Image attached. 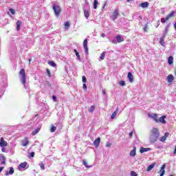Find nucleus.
Segmentation results:
<instances>
[{"mask_svg": "<svg viewBox=\"0 0 176 176\" xmlns=\"http://www.w3.org/2000/svg\"><path fill=\"white\" fill-rule=\"evenodd\" d=\"M159 137H160V131H159V129L157 128H153L149 135L150 144L157 142V140H159Z\"/></svg>", "mask_w": 176, "mask_h": 176, "instance_id": "nucleus-1", "label": "nucleus"}, {"mask_svg": "<svg viewBox=\"0 0 176 176\" xmlns=\"http://www.w3.org/2000/svg\"><path fill=\"white\" fill-rule=\"evenodd\" d=\"M20 80L22 85H25L27 81V76H25V70L21 69L19 72Z\"/></svg>", "mask_w": 176, "mask_h": 176, "instance_id": "nucleus-2", "label": "nucleus"}, {"mask_svg": "<svg viewBox=\"0 0 176 176\" xmlns=\"http://www.w3.org/2000/svg\"><path fill=\"white\" fill-rule=\"evenodd\" d=\"M52 9L54 12L55 15L58 17L60 16V13H61V8H60V6L57 4H54Z\"/></svg>", "mask_w": 176, "mask_h": 176, "instance_id": "nucleus-3", "label": "nucleus"}, {"mask_svg": "<svg viewBox=\"0 0 176 176\" xmlns=\"http://www.w3.org/2000/svg\"><path fill=\"white\" fill-rule=\"evenodd\" d=\"M175 12L173 11L172 12H170L166 18H162L161 19V23H166V21H168V19H171V17H173V16H174V14Z\"/></svg>", "mask_w": 176, "mask_h": 176, "instance_id": "nucleus-4", "label": "nucleus"}, {"mask_svg": "<svg viewBox=\"0 0 176 176\" xmlns=\"http://www.w3.org/2000/svg\"><path fill=\"white\" fill-rule=\"evenodd\" d=\"M118 16H119V11L118 10H114L111 16V19L113 20H116V19H118Z\"/></svg>", "mask_w": 176, "mask_h": 176, "instance_id": "nucleus-5", "label": "nucleus"}, {"mask_svg": "<svg viewBox=\"0 0 176 176\" xmlns=\"http://www.w3.org/2000/svg\"><path fill=\"white\" fill-rule=\"evenodd\" d=\"M168 135H170V133L168 132H166L164 133V135L160 138V141L161 142H164V141H166V140H167V138L168 137Z\"/></svg>", "mask_w": 176, "mask_h": 176, "instance_id": "nucleus-6", "label": "nucleus"}, {"mask_svg": "<svg viewBox=\"0 0 176 176\" xmlns=\"http://www.w3.org/2000/svg\"><path fill=\"white\" fill-rule=\"evenodd\" d=\"M166 80L168 83H173L174 81V76H173V74H169L166 78Z\"/></svg>", "mask_w": 176, "mask_h": 176, "instance_id": "nucleus-7", "label": "nucleus"}, {"mask_svg": "<svg viewBox=\"0 0 176 176\" xmlns=\"http://www.w3.org/2000/svg\"><path fill=\"white\" fill-rule=\"evenodd\" d=\"M101 141V139L100 138H98L97 139H96L94 142V146H96V148H98V146H100V142Z\"/></svg>", "mask_w": 176, "mask_h": 176, "instance_id": "nucleus-8", "label": "nucleus"}, {"mask_svg": "<svg viewBox=\"0 0 176 176\" xmlns=\"http://www.w3.org/2000/svg\"><path fill=\"white\" fill-rule=\"evenodd\" d=\"M0 146H1L2 148L8 146V142H6L3 138H1Z\"/></svg>", "mask_w": 176, "mask_h": 176, "instance_id": "nucleus-9", "label": "nucleus"}, {"mask_svg": "<svg viewBox=\"0 0 176 176\" xmlns=\"http://www.w3.org/2000/svg\"><path fill=\"white\" fill-rule=\"evenodd\" d=\"M148 118H152L157 123H159L157 116L156 114H148Z\"/></svg>", "mask_w": 176, "mask_h": 176, "instance_id": "nucleus-10", "label": "nucleus"}, {"mask_svg": "<svg viewBox=\"0 0 176 176\" xmlns=\"http://www.w3.org/2000/svg\"><path fill=\"white\" fill-rule=\"evenodd\" d=\"M128 78L129 79V82L133 83L134 82V77L133 76V74L131 72L128 73Z\"/></svg>", "mask_w": 176, "mask_h": 176, "instance_id": "nucleus-11", "label": "nucleus"}, {"mask_svg": "<svg viewBox=\"0 0 176 176\" xmlns=\"http://www.w3.org/2000/svg\"><path fill=\"white\" fill-rule=\"evenodd\" d=\"M136 152H137V148L133 147V149L129 153L130 156H131L132 157H134L136 155Z\"/></svg>", "mask_w": 176, "mask_h": 176, "instance_id": "nucleus-12", "label": "nucleus"}, {"mask_svg": "<svg viewBox=\"0 0 176 176\" xmlns=\"http://www.w3.org/2000/svg\"><path fill=\"white\" fill-rule=\"evenodd\" d=\"M22 146H27L29 144L28 139L27 138H25L23 140H22Z\"/></svg>", "mask_w": 176, "mask_h": 176, "instance_id": "nucleus-13", "label": "nucleus"}, {"mask_svg": "<svg viewBox=\"0 0 176 176\" xmlns=\"http://www.w3.org/2000/svg\"><path fill=\"white\" fill-rule=\"evenodd\" d=\"M151 151V148H144V147H141L140 152V153H144V152H148Z\"/></svg>", "mask_w": 176, "mask_h": 176, "instance_id": "nucleus-14", "label": "nucleus"}, {"mask_svg": "<svg viewBox=\"0 0 176 176\" xmlns=\"http://www.w3.org/2000/svg\"><path fill=\"white\" fill-rule=\"evenodd\" d=\"M14 173V169L13 168H10L9 172H6L5 175H12Z\"/></svg>", "mask_w": 176, "mask_h": 176, "instance_id": "nucleus-15", "label": "nucleus"}, {"mask_svg": "<svg viewBox=\"0 0 176 176\" xmlns=\"http://www.w3.org/2000/svg\"><path fill=\"white\" fill-rule=\"evenodd\" d=\"M165 168H166V164H163L160 170V172H161L160 176L164 175V173H166V170H164Z\"/></svg>", "mask_w": 176, "mask_h": 176, "instance_id": "nucleus-16", "label": "nucleus"}, {"mask_svg": "<svg viewBox=\"0 0 176 176\" xmlns=\"http://www.w3.org/2000/svg\"><path fill=\"white\" fill-rule=\"evenodd\" d=\"M116 39L118 43L124 41V38H123L122 36H117Z\"/></svg>", "mask_w": 176, "mask_h": 176, "instance_id": "nucleus-17", "label": "nucleus"}, {"mask_svg": "<svg viewBox=\"0 0 176 176\" xmlns=\"http://www.w3.org/2000/svg\"><path fill=\"white\" fill-rule=\"evenodd\" d=\"M0 160L1 162V164H5V162L6 160V158L5 157V155L3 154L0 155Z\"/></svg>", "mask_w": 176, "mask_h": 176, "instance_id": "nucleus-18", "label": "nucleus"}, {"mask_svg": "<svg viewBox=\"0 0 176 176\" xmlns=\"http://www.w3.org/2000/svg\"><path fill=\"white\" fill-rule=\"evenodd\" d=\"M26 166H27V162L21 163V164L19 166V170L20 171H21V168H25Z\"/></svg>", "mask_w": 176, "mask_h": 176, "instance_id": "nucleus-19", "label": "nucleus"}, {"mask_svg": "<svg viewBox=\"0 0 176 176\" xmlns=\"http://www.w3.org/2000/svg\"><path fill=\"white\" fill-rule=\"evenodd\" d=\"M166 116H162L161 118H160L159 122L160 123H163V124H165L166 123Z\"/></svg>", "mask_w": 176, "mask_h": 176, "instance_id": "nucleus-20", "label": "nucleus"}, {"mask_svg": "<svg viewBox=\"0 0 176 176\" xmlns=\"http://www.w3.org/2000/svg\"><path fill=\"white\" fill-rule=\"evenodd\" d=\"M82 163H83V164H84V166L87 168H91V167H93V166H91V165H88L87 164V161L86 160H84L83 161H82Z\"/></svg>", "mask_w": 176, "mask_h": 176, "instance_id": "nucleus-21", "label": "nucleus"}, {"mask_svg": "<svg viewBox=\"0 0 176 176\" xmlns=\"http://www.w3.org/2000/svg\"><path fill=\"white\" fill-rule=\"evenodd\" d=\"M118 112H119V109H116V110L112 113L111 119H115V118H116V116L118 115Z\"/></svg>", "mask_w": 176, "mask_h": 176, "instance_id": "nucleus-22", "label": "nucleus"}, {"mask_svg": "<svg viewBox=\"0 0 176 176\" xmlns=\"http://www.w3.org/2000/svg\"><path fill=\"white\" fill-rule=\"evenodd\" d=\"M148 6H149V3L148 2L142 3L140 4L141 8H143V9H145V8H148Z\"/></svg>", "mask_w": 176, "mask_h": 176, "instance_id": "nucleus-23", "label": "nucleus"}, {"mask_svg": "<svg viewBox=\"0 0 176 176\" xmlns=\"http://www.w3.org/2000/svg\"><path fill=\"white\" fill-rule=\"evenodd\" d=\"M84 14H85V17L86 19H89V16H90V12H89V10H84Z\"/></svg>", "mask_w": 176, "mask_h": 176, "instance_id": "nucleus-24", "label": "nucleus"}, {"mask_svg": "<svg viewBox=\"0 0 176 176\" xmlns=\"http://www.w3.org/2000/svg\"><path fill=\"white\" fill-rule=\"evenodd\" d=\"M21 27V21H18L16 22V30H17V31H20Z\"/></svg>", "mask_w": 176, "mask_h": 176, "instance_id": "nucleus-25", "label": "nucleus"}, {"mask_svg": "<svg viewBox=\"0 0 176 176\" xmlns=\"http://www.w3.org/2000/svg\"><path fill=\"white\" fill-rule=\"evenodd\" d=\"M173 56H169L168 58V63L169 64V65H171L173 63Z\"/></svg>", "mask_w": 176, "mask_h": 176, "instance_id": "nucleus-26", "label": "nucleus"}, {"mask_svg": "<svg viewBox=\"0 0 176 176\" xmlns=\"http://www.w3.org/2000/svg\"><path fill=\"white\" fill-rule=\"evenodd\" d=\"M74 53H76V56L79 61H80V55H79V52L76 50H74Z\"/></svg>", "mask_w": 176, "mask_h": 176, "instance_id": "nucleus-27", "label": "nucleus"}, {"mask_svg": "<svg viewBox=\"0 0 176 176\" xmlns=\"http://www.w3.org/2000/svg\"><path fill=\"white\" fill-rule=\"evenodd\" d=\"M97 6H98V1L94 0V9H97Z\"/></svg>", "mask_w": 176, "mask_h": 176, "instance_id": "nucleus-28", "label": "nucleus"}, {"mask_svg": "<svg viewBox=\"0 0 176 176\" xmlns=\"http://www.w3.org/2000/svg\"><path fill=\"white\" fill-rule=\"evenodd\" d=\"M170 28V25H168L165 28V32L164 34V37L167 35V32H168V28Z\"/></svg>", "mask_w": 176, "mask_h": 176, "instance_id": "nucleus-29", "label": "nucleus"}, {"mask_svg": "<svg viewBox=\"0 0 176 176\" xmlns=\"http://www.w3.org/2000/svg\"><path fill=\"white\" fill-rule=\"evenodd\" d=\"M153 167H155V164H151L150 166H148L147 171H151V170H152Z\"/></svg>", "mask_w": 176, "mask_h": 176, "instance_id": "nucleus-30", "label": "nucleus"}, {"mask_svg": "<svg viewBox=\"0 0 176 176\" xmlns=\"http://www.w3.org/2000/svg\"><path fill=\"white\" fill-rule=\"evenodd\" d=\"M69 25H70L69 22H68V21L65 22V30H68V28H69Z\"/></svg>", "mask_w": 176, "mask_h": 176, "instance_id": "nucleus-31", "label": "nucleus"}, {"mask_svg": "<svg viewBox=\"0 0 176 176\" xmlns=\"http://www.w3.org/2000/svg\"><path fill=\"white\" fill-rule=\"evenodd\" d=\"M105 54H107L106 52H103L100 56V60H104L105 58Z\"/></svg>", "mask_w": 176, "mask_h": 176, "instance_id": "nucleus-32", "label": "nucleus"}, {"mask_svg": "<svg viewBox=\"0 0 176 176\" xmlns=\"http://www.w3.org/2000/svg\"><path fill=\"white\" fill-rule=\"evenodd\" d=\"M94 109H96V107L94 106H91V107L89 109V112L93 113L94 112Z\"/></svg>", "mask_w": 176, "mask_h": 176, "instance_id": "nucleus-33", "label": "nucleus"}, {"mask_svg": "<svg viewBox=\"0 0 176 176\" xmlns=\"http://www.w3.org/2000/svg\"><path fill=\"white\" fill-rule=\"evenodd\" d=\"M40 167H41V170H45V163H43V162H40Z\"/></svg>", "mask_w": 176, "mask_h": 176, "instance_id": "nucleus-34", "label": "nucleus"}, {"mask_svg": "<svg viewBox=\"0 0 176 176\" xmlns=\"http://www.w3.org/2000/svg\"><path fill=\"white\" fill-rule=\"evenodd\" d=\"M39 129H35L33 132H32V135H36V134H38V133H39Z\"/></svg>", "mask_w": 176, "mask_h": 176, "instance_id": "nucleus-35", "label": "nucleus"}, {"mask_svg": "<svg viewBox=\"0 0 176 176\" xmlns=\"http://www.w3.org/2000/svg\"><path fill=\"white\" fill-rule=\"evenodd\" d=\"M56 130H57V128L54 126H52L50 131L51 133H54L56 131Z\"/></svg>", "mask_w": 176, "mask_h": 176, "instance_id": "nucleus-36", "label": "nucleus"}, {"mask_svg": "<svg viewBox=\"0 0 176 176\" xmlns=\"http://www.w3.org/2000/svg\"><path fill=\"white\" fill-rule=\"evenodd\" d=\"M49 65H50L51 67H56V63L54 61H50L48 62Z\"/></svg>", "mask_w": 176, "mask_h": 176, "instance_id": "nucleus-37", "label": "nucleus"}, {"mask_svg": "<svg viewBox=\"0 0 176 176\" xmlns=\"http://www.w3.org/2000/svg\"><path fill=\"white\" fill-rule=\"evenodd\" d=\"M160 43L162 46L164 45V36L160 38Z\"/></svg>", "mask_w": 176, "mask_h": 176, "instance_id": "nucleus-38", "label": "nucleus"}, {"mask_svg": "<svg viewBox=\"0 0 176 176\" xmlns=\"http://www.w3.org/2000/svg\"><path fill=\"white\" fill-rule=\"evenodd\" d=\"M119 85L120 86H126V82H124V80L119 81Z\"/></svg>", "mask_w": 176, "mask_h": 176, "instance_id": "nucleus-39", "label": "nucleus"}, {"mask_svg": "<svg viewBox=\"0 0 176 176\" xmlns=\"http://www.w3.org/2000/svg\"><path fill=\"white\" fill-rule=\"evenodd\" d=\"M83 47H87V39H85L83 41Z\"/></svg>", "mask_w": 176, "mask_h": 176, "instance_id": "nucleus-40", "label": "nucleus"}, {"mask_svg": "<svg viewBox=\"0 0 176 176\" xmlns=\"http://www.w3.org/2000/svg\"><path fill=\"white\" fill-rule=\"evenodd\" d=\"M82 82L83 83H86V82H87V80L86 79V76H83L82 77Z\"/></svg>", "mask_w": 176, "mask_h": 176, "instance_id": "nucleus-41", "label": "nucleus"}, {"mask_svg": "<svg viewBox=\"0 0 176 176\" xmlns=\"http://www.w3.org/2000/svg\"><path fill=\"white\" fill-rule=\"evenodd\" d=\"M131 176H138L135 171H131Z\"/></svg>", "mask_w": 176, "mask_h": 176, "instance_id": "nucleus-42", "label": "nucleus"}, {"mask_svg": "<svg viewBox=\"0 0 176 176\" xmlns=\"http://www.w3.org/2000/svg\"><path fill=\"white\" fill-rule=\"evenodd\" d=\"M10 13H11V14H14V13H15L14 10L13 8H10Z\"/></svg>", "mask_w": 176, "mask_h": 176, "instance_id": "nucleus-43", "label": "nucleus"}, {"mask_svg": "<svg viewBox=\"0 0 176 176\" xmlns=\"http://www.w3.org/2000/svg\"><path fill=\"white\" fill-rule=\"evenodd\" d=\"M52 100L56 102H57V97H56V96L53 95L52 96Z\"/></svg>", "mask_w": 176, "mask_h": 176, "instance_id": "nucleus-44", "label": "nucleus"}, {"mask_svg": "<svg viewBox=\"0 0 176 176\" xmlns=\"http://www.w3.org/2000/svg\"><path fill=\"white\" fill-rule=\"evenodd\" d=\"M110 42H111V43H113L114 45H116V43H118V41L116 40H112V41H110Z\"/></svg>", "mask_w": 176, "mask_h": 176, "instance_id": "nucleus-45", "label": "nucleus"}, {"mask_svg": "<svg viewBox=\"0 0 176 176\" xmlns=\"http://www.w3.org/2000/svg\"><path fill=\"white\" fill-rule=\"evenodd\" d=\"M84 49H85L86 54H89V47H84Z\"/></svg>", "mask_w": 176, "mask_h": 176, "instance_id": "nucleus-46", "label": "nucleus"}, {"mask_svg": "<svg viewBox=\"0 0 176 176\" xmlns=\"http://www.w3.org/2000/svg\"><path fill=\"white\" fill-rule=\"evenodd\" d=\"M47 74L50 78V76H52L50 74V70H49L48 69H47Z\"/></svg>", "mask_w": 176, "mask_h": 176, "instance_id": "nucleus-47", "label": "nucleus"}, {"mask_svg": "<svg viewBox=\"0 0 176 176\" xmlns=\"http://www.w3.org/2000/svg\"><path fill=\"white\" fill-rule=\"evenodd\" d=\"M102 93L104 96H107V91H105V89H102Z\"/></svg>", "mask_w": 176, "mask_h": 176, "instance_id": "nucleus-48", "label": "nucleus"}, {"mask_svg": "<svg viewBox=\"0 0 176 176\" xmlns=\"http://www.w3.org/2000/svg\"><path fill=\"white\" fill-rule=\"evenodd\" d=\"M30 156L31 157H34V156H35V153L34 152L30 153Z\"/></svg>", "mask_w": 176, "mask_h": 176, "instance_id": "nucleus-49", "label": "nucleus"}, {"mask_svg": "<svg viewBox=\"0 0 176 176\" xmlns=\"http://www.w3.org/2000/svg\"><path fill=\"white\" fill-rule=\"evenodd\" d=\"M82 87L83 89H85V90H87V86L86 85V84H83Z\"/></svg>", "mask_w": 176, "mask_h": 176, "instance_id": "nucleus-50", "label": "nucleus"}, {"mask_svg": "<svg viewBox=\"0 0 176 176\" xmlns=\"http://www.w3.org/2000/svg\"><path fill=\"white\" fill-rule=\"evenodd\" d=\"M105 6H107V1L104 2V3L102 6V9H105Z\"/></svg>", "mask_w": 176, "mask_h": 176, "instance_id": "nucleus-51", "label": "nucleus"}, {"mask_svg": "<svg viewBox=\"0 0 176 176\" xmlns=\"http://www.w3.org/2000/svg\"><path fill=\"white\" fill-rule=\"evenodd\" d=\"M144 32H146V31H147V30H148V26L146 25V26L144 28Z\"/></svg>", "mask_w": 176, "mask_h": 176, "instance_id": "nucleus-52", "label": "nucleus"}, {"mask_svg": "<svg viewBox=\"0 0 176 176\" xmlns=\"http://www.w3.org/2000/svg\"><path fill=\"white\" fill-rule=\"evenodd\" d=\"M133 137V132L129 133V138H131Z\"/></svg>", "mask_w": 176, "mask_h": 176, "instance_id": "nucleus-53", "label": "nucleus"}, {"mask_svg": "<svg viewBox=\"0 0 176 176\" xmlns=\"http://www.w3.org/2000/svg\"><path fill=\"white\" fill-rule=\"evenodd\" d=\"M174 155H176V146H175V151L173 152Z\"/></svg>", "mask_w": 176, "mask_h": 176, "instance_id": "nucleus-54", "label": "nucleus"}, {"mask_svg": "<svg viewBox=\"0 0 176 176\" xmlns=\"http://www.w3.org/2000/svg\"><path fill=\"white\" fill-rule=\"evenodd\" d=\"M102 38H105V34L104 33L102 34Z\"/></svg>", "mask_w": 176, "mask_h": 176, "instance_id": "nucleus-55", "label": "nucleus"}, {"mask_svg": "<svg viewBox=\"0 0 176 176\" xmlns=\"http://www.w3.org/2000/svg\"><path fill=\"white\" fill-rule=\"evenodd\" d=\"M106 146H107V148H109V146H111V144H107Z\"/></svg>", "mask_w": 176, "mask_h": 176, "instance_id": "nucleus-56", "label": "nucleus"}, {"mask_svg": "<svg viewBox=\"0 0 176 176\" xmlns=\"http://www.w3.org/2000/svg\"><path fill=\"white\" fill-rule=\"evenodd\" d=\"M2 170H3V167L0 168V173L2 171Z\"/></svg>", "mask_w": 176, "mask_h": 176, "instance_id": "nucleus-57", "label": "nucleus"}, {"mask_svg": "<svg viewBox=\"0 0 176 176\" xmlns=\"http://www.w3.org/2000/svg\"><path fill=\"white\" fill-rule=\"evenodd\" d=\"M2 152H5V148H2Z\"/></svg>", "mask_w": 176, "mask_h": 176, "instance_id": "nucleus-58", "label": "nucleus"}, {"mask_svg": "<svg viewBox=\"0 0 176 176\" xmlns=\"http://www.w3.org/2000/svg\"><path fill=\"white\" fill-rule=\"evenodd\" d=\"M29 61V64H31V59H30Z\"/></svg>", "mask_w": 176, "mask_h": 176, "instance_id": "nucleus-59", "label": "nucleus"}, {"mask_svg": "<svg viewBox=\"0 0 176 176\" xmlns=\"http://www.w3.org/2000/svg\"><path fill=\"white\" fill-rule=\"evenodd\" d=\"M127 1V2H130V1H133V0H126Z\"/></svg>", "mask_w": 176, "mask_h": 176, "instance_id": "nucleus-60", "label": "nucleus"}, {"mask_svg": "<svg viewBox=\"0 0 176 176\" xmlns=\"http://www.w3.org/2000/svg\"><path fill=\"white\" fill-rule=\"evenodd\" d=\"M170 176H173V175H170Z\"/></svg>", "mask_w": 176, "mask_h": 176, "instance_id": "nucleus-61", "label": "nucleus"}]
</instances>
